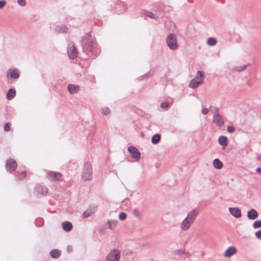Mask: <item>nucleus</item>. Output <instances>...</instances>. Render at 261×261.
<instances>
[{
	"label": "nucleus",
	"mask_w": 261,
	"mask_h": 261,
	"mask_svg": "<svg viewBox=\"0 0 261 261\" xmlns=\"http://www.w3.org/2000/svg\"><path fill=\"white\" fill-rule=\"evenodd\" d=\"M118 221L117 220H110L107 222V224L109 225L108 228L111 230L114 229L117 226Z\"/></svg>",
	"instance_id": "25"
},
{
	"label": "nucleus",
	"mask_w": 261,
	"mask_h": 261,
	"mask_svg": "<svg viewBox=\"0 0 261 261\" xmlns=\"http://www.w3.org/2000/svg\"><path fill=\"white\" fill-rule=\"evenodd\" d=\"M166 43L168 46L172 50L177 48L176 36L173 34H169L166 38Z\"/></svg>",
	"instance_id": "3"
},
{
	"label": "nucleus",
	"mask_w": 261,
	"mask_h": 261,
	"mask_svg": "<svg viewBox=\"0 0 261 261\" xmlns=\"http://www.w3.org/2000/svg\"><path fill=\"white\" fill-rule=\"evenodd\" d=\"M258 214L257 212L252 208L250 211H249L247 213V217L250 220H254L258 217Z\"/></svg>",
	"instance_id": "18"
},
{
	"label": "nucleus",
	"mask_w": 261,
	"mask_h": 261,
	"mask_svg": "<svg viewBox=\"0 0 261 261\" xmlns=\"http://www.w3.org/2000/svg\"><path fill=\"white\" fill-rule=\"evenodd\" d=\"M17 2L21 6H24L26 4V0H18Z\"/></svg>",
	"instance_id": "43"
},
{
	"label": "nucleus",
	"mask_w": 261,
	"mask_h": 261,
	"mask_svg": "<svg viewBox=\"0 0 261 261\" xmlns=\"http://www.w3.org/2000/svg\"><path fill=\"white\" fill-rule=\"evenodd\" d=\"M83 51L89 58L94 59L99 54L100 50L97 44L93 41L90 33L86 34L81 40Z\"/></svg>",
	"instance_id": "1"
},
{
	"label": "nucleus",
	"mask_w": 261,
	"mask_h": 261,
	"mask_svg": "<svg viewBox=\"0 0 261 261\" xmlns=\"http://www.w3.org/2000/svg\"><path fill=\"white\" fill-rule=\"evenodd\" d=\"M67 53L69 58L71 59H74L78 56V51L77 49L72 42L68 44L67 47Z\"/></svg>",
	"instance_id": "5"
},
{
	"label": "nucleus",
	"mask_w": 261,
	"mask_h": 261,
	"mask_svg": "<svg viewBox=\"0 0 261 261\" xmlns=\"http://www.w3.org/2000/svg\"><path fill=\"white\" fill-rule=\"evenodd\" d=\"M255 236L258 239L261 240V230L257 231L255 233Z\"/></svg>",
	"instance_id": "42"
},
{
	"label": "nucleus",
	"mask_w": 261,
	"mask_h": 261,
	"mask_svg": "<svg viewBox=\"0 0 261 261\" xmlns=\"http://www.w3.org/2000/svg\"><path fill=\"white\" fill-rule=\"evenodd\" d=\"M11 128V123L10 122H7L4 127V130L6 132H9Z\"/></svg>",
	"instance_id": "39"
},
{
	"label": "nucleus",
	"mask_w": 261,
	"mask_h": 261,
	"mask_svg": "<svg viewBox=\"0 0 261 261\" xmlns=\"http://www.w3.org/2000/svg\"><path fill=\"white\" fill-rule=\"evenodd\" d=\"M198 214L199 210L197 208H195L189 212L186 218L193 223L195 220Z\"/></svg>",
	"instance_id": "9"
},
{
	"label": "nucleus",
	"mask_w": 261,
	"mask_h": 261,
	"mask_svg": "<svg viewBox=\"0 0 261 261\" xmlns=\"http://www.w3.org/2000/svg\"><path fill=\"white\" fill-rule=\"evenodd\" d=\"M68 91L71 94L77 93L80 90V86L77 85L69 84L67 87Z\"/></svg>",
	"instance_id": "11"
},
{
	"label": "nucleus",
	"mask_w": 261,
	"mask_h": 261,
	"mask_svg": "<svg viewBox=\"0 0 261 261\" xmlns=\"http://www.w3.org/2000/svg\"><path fill=\"white\" fill-rule=\"evenodd\" d=\"M94 213L93 212H92L91 209L88 210L87 211H85L84 212L83 215V217L85 218H87L89 217L92 214Z\"/></svg>",
	"instance_id": "32"
},
{
	"label": "nucleus",
	"mask_w": 261,
	"mask_h": 261,
	"mask_svg": "<svg viewBox=\"0 0 261 261\" xmlns=\"http://www.w3.org/2000/svg\"><path fill=\"white\" fill-rule=\"evenodd\" d=\"M62 177V175L61 173L53 171H50L47 174V178L51 181H61L63 180Z\"/></svg>",
	"instance_id": "6"
},
{
	"label": "nucleus",
	"mask_w": 261,
	"mask_h": 261,
	"mask_svg": "<svg viewBox=\"0 0 261 261\" xmlns=\"http://www.w3.org/2000/svg\"><path fill=\"white\" fill-rule=\"evenodd\" d=\"M194 79H197L198 80H200L201 79L203 80V74L202 72L200 71H198L197 73L196 77H195Z\"/></svg>",
	"instance_id": "36"
},
{
	"label": "nucleus",
	"mask_w": 261,
	"mask_h": 261,
	"mask_svg": "<svg viewBox=\"0 0 261 261\" xmlns=\"http://www.w3.org/2000/svg\"><path fill=\"white\" fill-rule=\"evenodd\" d=\"M142 14L149 18L154 19L155 20H156V19H157V17L156 16H155L153 14V13L151 11H147V10H143Z\"/></svg>",
	"instance_id": "26"
},
{
	"label": "nucleus",
	"mask_w": 261,
	"mask_h": 261,
	"mask_svg": "<svg viewBox=\"0 0 261 261\" xmlns=\"http://www.w3.org/2000/svg\"><path fill=\"white\" fill-rule=\"evenodd\" d=\"M92 178V166L91 164L87 162L84 165L82 178L84 180H91Z\"/></svg>",
	"instance_id": "2"
},
{
	"label": "nucleus",
	"mask_w": 261,
	"mask_h": 261,
	"mask_svg": "<svg viewBox=\"0 0 261 261\" xmlns=\"http://www.w3.org/2000/svg\"><path fill=\"white\" fill-rule=\"evenodd\" d=\"M63 229L66 231H70L72 228V224L70 222H64L62 223Z\"/></svg>",
	"instance_id": "20"
},
{
	"label": "nucleus",
	"mask_w": 261,
	"mask_h": 261,
	"mask_svg": "<svg viewBox=\"0 0 261 261\" xmlns=\"http://www.w3.org/2000/svg\"><path fill=\"white\" fill-rule=\"evenodd\" d=\"M16 162L11 158H9L7 160L6 163V168L7 170L9 171H13L17 168Z\"/></svg>",
	"instance_id": "7"
},
{
	"label": "nucleus",
	"mask_w": 261,
	"mask_h": 261,
	"mask_svg": "<svg viewBox=\"0 0 261 261\" xmlns=\"http://www.w3.org/2000/svg\"><path fill=\"white\" fill-rule=\"evenodd\" d=\"M6 5V2L4 0L0 1V9L3 8Z\"/></svg>",
	"instance_id": "44"
},
{
	"label": "nucleus",
	"mask_w": 261,
	"mask_h": 261,
	"mask_svg": "<svg viewBox=\"0 0 261 261\" xmlns=\"http://www.w3.org/2000/svg\"><path fill=\"white\" fill-rule=\"evenodd\" d=\"M253 227L254 229L261 228V220H257L253 224Z\"/></svg>",
	"instance_id": "34"
},
{
	"label": "nucleus",
	"mask_w": 261,
	"mask_h": 261,
	"mask_svg": "<svg viewBox=\"0 0 261 261\" xmlns=\"http://www.w3.org/2000/svg\"><path fill=\"white\" fill-rule=\"evenodd\" d=\"M203 83V80H198L197 79H193L190 81L189 84V86L192 88H196L199 85L202 84Z\"/></svg>",
	"instance_id": "15"
},
{
	"label": "nucleus",
	"mask_w": 261,
	"mask_h": 261,
	"mask_svg": "<svg viewBox=\"0 0 261 261\" xmlns=\"http://www.w3.org/2000/svg\"><path fill=\"white\" fill-rule=\"evenodd\" d=\"M61 254V251L57 249H53L50 252V256L54 258H58Z\"/></svg>",
	"instance_id": "23"
},
{
	"label": "nucleus",
	"mask_w": 261,
	"mask_h": 261,
	"mask_svg": "<svg viewBox=\"0 0 261 261\" xmlns=\"http://www.w3.org/2000/svg\"><path fill=\"white\" fill-rule=\"evenodd\" d=\"M27 174V173L26 171H22L21 173H18L16 176V180H21L26 177Z\"/></svg>",
	"instance_id": "28"
},
{
	"label": "nucleus",
	"mask_w": 261,
	"mask_h": 261,
	"mask_svg": "<svg viewBox=\"0 0 261 261\" xmlns=\"http://www.w3.org/2000/svg\"><path fill=\"white\" fill-rule=\"evenodd\" d=\"M68 250H70V248H69V247L67 248Z\"/></svg>",
	"instance_id": "49"
},
{
	"label": "nucleus",
	"mask_w": 261,
	"mask_h": 261,
	"mask_svg": "<svg viewBox=\"0 0 261 261\" xmlns=\"http://www.w3.org/2000/svg\"><path fill=\"white\" fill-rule=\"evenodd\" d=\"M236 129L233 126L229 125L227 127V131L229 133H232L235 131Z\"/></svg>",
	"instance_id": "41"
},
{
	"label": "nucleus",
	"mask_w": 261,
	"mask_h": 261,
	"mask_svg": "<svg viewBox=\"0 0 261 261\" xmlns=\"http://www.w3.org/2000/svg\"><path fill=\"white\" fill-rule=\"evenodd\" d=\"M257 160L261 162V155L257 157Z\"/></svg>",
	"instance_id": "47"
},
{
	"label": "nucleus",
	"mask_w": 261,
	"mask_h": 261,
	"mask_svg": "<svg viewBox=\"0 0 261 261\" xmlns=\"http://www.w3.org/2000/svg\"><path fill=\"white\" fill-rule=\"evenodd\" d=\"M219 143L224 147H226L228 145L227 138L225 136H220L218 139Z\"/></svg>",
	"instance_id": "19"
},
{
	"label": "nucleus",
	"mask_w": 261,
	"mask_h": 261,
	"mask_svg": "<svg viewBox=\"0 0 261 261\" xmlns=\"http://www.w3.org/2000/svg\"><path fill=\"white\" fill-rule=\"evenodd\" d=\"M192 224V223L186 218L182 221L180 228L182 230L186 231L190 228Z\"/></svg>",
	"instance_id": "17"
},
{
	"label": "nucleus",
	"mask_w": 261,
	"mask_h": 261,
	"mask_svg": "<svg viewBox=\"0 0 261 261\" xmlns=\"http://www.w3.org/2000/svg\"><path fill=\"white\" fill-rule=\"evenodd\" d=\"M20 76L19 71L16 69H10L8 71L7 76L12 79H17Z\"/></svg>",
	"instance_id": "10"
},
{
	"label": "nucleus",
	"mask_w": 261,
	"mask_h": 261,
	"mask_svg": "<svg viewBox=\"0 0 261 261\" xmlns=\"http://www.w3.org/2000/svg\"><path fill=\"white\" fill-rule=\"evenodd\" d=\"M256 172L259 174H260L261 175V168L260 167H258L256 169Z\"/></svg>",
	"instance_id": "46"
},
{
	"label": "nucleus",
	"mask_w": 261,
	"mask_h": 261,
	"mask_svg": "<svg viewBox=\"0 0 261 261\" xmlns=\"http://www.w3.org/2000/svg\"><path fill=\"white\" fill-rule=\"evenodd\" d=\"M133 214L137 218H139V219H141V213L140 212V211L137 209V208H135L133 210Z\"/></svg>",
	"instance_id": "35"
},
{
	"label": "nucleus",
	"mask_w": 261,
	"mask_h": 261,
	"mask_svg": "<svg viewBox=\"0 0 261 261\" xmlns=\"http://www.w3.org/2000/svg\"><path fill=\"white\" fill-rule=\"evenodd\" d=\"M207 43L208 45L213 46L215 45L217 43V40L214 38H210L207 41Z\"/></svg>",
	"instance_id": "31"
},
{
	"label": "nucleus",
	"mask_w": 261,
	"mask_h": 261,
	"mask_svg": "<svg viewBox=\"0 0 261 261\" xmlns=\"http://www.w3.org/2000/svg\"><path fill=\"white\" fill-rule=\"evenodd\" d=\"M126 218V214L124 212H121L119 215V218L121 220H124Z\"/></svg>",
	"instance_id": "37"
},
{
	"label": "nucleus",
	"mask_w": 261,
	"mask_h": 261,
	"mask_svg": "<svg viewBox=\"0 0 261 261\" xmlns=\"http://www.w3.org/2000/svg\"><path fill=\"white\" fill-rule=\"evenodd\" d=\"M248 65H249V64L244 65L242 66H236L234 68V70L239 72L244 71Z\"/></svg>",
	"instance_id": "30"
},
{
	"label": "nucleus",
	"mask_w": 261,
	"mask_h": 261,
	"mask_svg": "<svg viewBox=\"0 0 261 261\" xmlns=\"http://www.w3.org/2000/svg\"><path fill=\"white\" fill-rule=\"evenodd\" d=\"M237 253V250L233 246L229 247L225 251L224 256L226 257H230Z\"/></svg>",
	"instance_id": "14"
},
{
	"label": "nucleus",
	"mask_w": 261,
	"mask_h": 261,
	"mask_svg": "<svg viewBox=\"0 0 261 261\" xmlns=\"http://www.w3.org/2000/svg\"><path fill=\"white\" fill-rule=\"evenodd\" d=\"M214 167L218 169H221L223 167V163L218 159H215L213 161Z\"/></svg>",
	"instance_id": "24"
},
{
	"label": "nucleus",
	"mask_w": 261,
	"mask_h": 261,
	"mask_svg": "<svg viewBox=\"0 0 261 261\" xmlns=\"http://www.w3.org/2000/svg\"><path fill=\"white\" fill-rule=\"evenodd\" d=\"M68 250H70V248H69V247L67 248Z\"/></svg>",
	"instance_id": "48"
},
{
	"label": "nucleus",
	"mask_w": 261,
	"mask_h": 261,
	"mask_svg": "<svg viewBox=\"0 0 261 261\" xmlns=\"http://www.w3.org/2000/svg\"><path fill=\"white\" fill-rule=\"evenodd\" d=\"M213 121L216 124V125L218 127H222L224 124V121L221 115L216 117H213Z\"/></svg>",
	"instance_id": "16"
},
{
	"label": "nucleus",
	"mask_w": 261,
	"mask_h": 261,
	"mask_svg": "<svg viewBox=\"0 0 261 261\" xmlns=\"http://www.w3.org/2000/svg\"><path fill=\"white\" fill-rule=\"evenodd\" d=\"M102 114L104 115H108L111 113V110L108 107L102 108Z\"/></svg>",
	"instance_id": "33"
},
{
	"label": "nucleus",
	"mask_w": 261,
	"mask_h": 261,
	"mask_svg": "<svg viewBox=\"0 0 261 261\" xmlns=\"http://www.w3.org/2000/svg\"><path fill=\"white\" fill-rule=\"evenodd\" d=\"M120 257V251L118 249H114L111 250L107 255L105 261H119Z\"/></svg>",
	"instance_id": "4"
},
{
	"label": "nucleus",
	"mask_w": 261,
	"mask_h": 261,
	"mask_svg": "<svg viewBox=\"0 0 261 261\" xmlns=\"http://www.w3.org/2000/svg\"><path fill=\"white\" fill-rule=\"evenodd\" d=\"M127 149L134 159L137 160L140 159L141 153L137 148L133 146H130L128 147Z\"/></svg>",
	"instance_id": "8"
},
{
	"label": "nucleus",
	"mask_w": 261,
	"mask_h": 261,
	"mask_svg": "<svg viewBox=\"0 0 261 261\" xmlns=\"http://www.w3.org/2000/svg\"><path fill=\"white\" fill-rule=\"evenodd\" d=\"M36 191L38 194L45 195L48 192V189L46 187L38 185L36 187Z\"/></svg>",
	"instance_id": "12"
},
{
	"label": "nucleus",
	"mask_w": 261,
	"mask_h": 261,
	"mask_svg": "<svg viewBox=\"0 0 261 261\" xmlns=\"http://www.w3.org/2000/svg\"><path fill=\"white\" fill-rule=\"evenodd\" d=\"M161 139V136L160 134H156L153 136L151 139V142L153 144H158Z\"/></svg>",
	"instance_id": "27"
},
{
	"label": "nucleus",
	"mask_w": 261,
	"mask_h": 261,
	"mask_svg": "<svg viewBox=\"0 0 261 261\" xmlns=\"http://www.w3.org/2000/svg\"><path fill=\"white\" fill-rule=\"evenodd\" d=\"M175 254H176L177 255H181V254H186L185 251L184 250H182V249L176 250H175Z\"/></svg>",
	"instance_id": "40"
},
{
	"label": "nucleus",
	"mask_w": 261,
	"mask_h": 261,
	"mask_svg": "<svg viewBox=\"0 0 261 261\" xmlns=\"http://www.w3.org/2000/svg\"><path fill=\"white\" fill-rule=\"evenodd\" d=\"M209 112V109L207 108H203L202 110V113L203 115H206Z\"/></svg>",
	"instance_id": "45"
},
{
	"label": "nucleus",
	"mask_w": 261,
	"mask_h": 261,
	"mask_svg": "<svg viewBox=\"0 0 261 261\" xmlns=\"http://www.w3.org/2000/svg\"><path fill=\"white\" fill-rule=\"evenodd\" d=\"M55 30L56 32L59 33H65L67 32L68 28L65 25H57L56 27Z\"/></svg>",
	"instance_id": "22"
},
{
	"label": "nucleus",
	"mask_w": 261,
	"mask_h": 261,
	"mask_svg": "<svg viewBox=\"0 0 261 261\" xmlns=\"http://www.w3.org/2000/svg\"><path fill=\"white\" fill-rule=\"evenodd\" d=\"M209 109L210 110H214V115L213 117H216L218 116H220L219 114V110L218 108L214 107V106H210Z\"/></svg>",
	"instance_id": "29"
},
{
	"label": "nucleus",
	"mask_w": 261,
	"mask_h": 261,
	"mask_svg": "<svg viewBox=\"0 0 261 261\" xmlns=\"http://www.w3.org/2000/svg\"><path fill=\"white\" fill-rule=\"evenodd\" d=\"M16 95V91L14 89H10L7 94V98L9 100H11Z\"/></svg>",
	"instance_id": "21"
},
{
	"label": "nucleus",
	"mask_w": 261,
	"mask_h": 261,
	"mask_svg": "<svg viewBox=\"0 0 261 261\" xmlns=\"http://www.w3.org/2000/svg\"><path fill=\"white\" fill-rule=\"evenodd\" d=\"M169 106V103L168 101H165L161 103V107L163 109H167Z\"/></svg>",
	"instance_id": "38"
},
{
	"label": "nucleus",
	"mask_w": 261,
	"mask_h": 261,
	"mask_svg": "<svg viewBox=\"0 0 261 261\" xmlns=\"http://www.w3.org/2000/svg\"><path fill=\"white\" fill-rule=\"evenodd\" d=\"M229 212L235 218H239L241 216V211L238 207H229Z\"/></svg>",
	"instance_id": "13"
}]
</instances>
